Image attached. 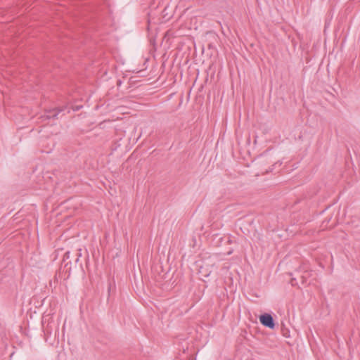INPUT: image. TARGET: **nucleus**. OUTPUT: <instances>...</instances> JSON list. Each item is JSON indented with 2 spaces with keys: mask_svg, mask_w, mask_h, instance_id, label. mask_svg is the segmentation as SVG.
I'll list each match as a JSON object with an SVG mask.
<instances>
[{
  "mask_svg": "<svg viewBox=\"0 0 360 360\" xmlns=\"http://www.w3.org/2000/svg\"><path fill=\"white\" fill-rule=\"evenodd\" d=\"M259 321L262 326L274 329L275 328V321L273 316L268 313L261 314L259 316Z\"/></svg>",
  "mask_w": 360,
  "mask_h": 360,
  "instance_id": "f257e3e1",
  "label": "nucleus"
},
{
  "mask_svg": "<svg viewBox=\"0 0 360 360\" xmlns=\"http://www.w3.org/2000/svg\"><path fill=\"white\" fill-rule=\"evenodd\" d=\"M63 110H64L63 108H54L52 110H49L45 112L44 117H46V118L48 120L55 119V118H57L59 113Z\"/></svg>",
  "mask_w": 360,
  "mask_h": 360,
  "instance_id": "f03ea898",
  "label": "nucleus"
},
{
  "mask_svg": "<svg viewBox=\"0 0 360 360\" xmlns=\"http://www.w3.org/2000/svg\"><path fill=\"white\" fill-rule=\"evenodd\" d=\"M210 271H208L207 269H205L204 267H200V270H199V274L201 275V276L202 277H208L209 275H210Z\"/></svg>",
  "mask_w": 360,
  "mask_h": 360,
  "instance_id": "7ed1b4c3",
  "label": "nucleus"
},
{
  "mask_svg": "<svg viewBox=\"0 0 360 360\" xmlns=\"http://www.w3.org/2000/svg\"><path fill=\"white\" fill-rule=\"evenodd\" d=\"M81 256H82L81 249H79L78 252H77V257L75 261L76 264L79 262V258L81 257Z\"/></svg>",
  "mask_w": 360,
  "mask_h": 360,
  "instance_id": "20e7f679",
  "label": "nucleus"
},
{
  "mask_svg": "<svg viewBox=\"0 0 360 360\" xmlns=\"http://www.w3.org/2000/svg\"><path fill=\"white\" fill-rule=\"evenodd\" d=\"M70 252H65V254L64 255V257L65 259H68L70 257Z\"/></svg>",
  "mask_w": 360,
  "mask_h": 360,
  "instance_id": "39448f33",
  "label": "nucleus"
},
{
  "mask_svg": "<svg viewBox=\"0 0 360 360\" xmlns=\"http://www.w3.org/2000/svg\"><path fill=\"white\" fill-rule=\"evenodd\" d=\"M287 330L286 333L285 331H283V334L285 335V334L288 333V336H290V335H289L290 330Z\"/></svg>",
  "mask_w": 360,
  "mask_h": 360,
  "instance_id": "423d86ee",
  "label": "nucleus"
}]
</instances>
